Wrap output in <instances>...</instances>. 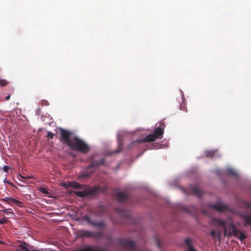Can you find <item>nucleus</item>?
<instances>
[{
    "label": "nucleus",
    "instance_id": "f257e3e1",
    "mask_svg": "<svg viewBox=\"0 0 251 251\" xmlns=\"http://www.w3.org/2000/svg\"><path fill=\"white\" fill-rule=\"evenodd\" d=\"M163 133L164 128L161 126H158L154 130L153 133L149 134L144 138L131 142L128 145V148L130 149L132 148V147L136 143L151 142L155 141L157 139H161L163 137Z\"/></svg>",
    "mask_w": 251,
    "mask_h": 251
},
{
    "label": "nucleus",
    "instance_id": "f03ea898",
    "mask_svg": "<svg viewBox=\"0 0 251 251\" xmlns=\"http://www.w3.org/2000/svg\"><path fill=\"white\" fill-rule=\"evenodd\" d=\"M69 147L73 151H79L82 153H87L90 150L88 144L77 137L72 138V141Z\"/></svg>",
    "mask_w": 251,
    "mask_h": 251
},
{
    "label": "nucleus",
    "instance_id": "7ed1b4c3",
    "mask_svg": "<svg viewBox=\"0 0 251 251\" xmlns=\"http://www.w3.org/2000/svg\"><path fill=\"white\" fill-rule=\"evenodd\" d=\"M105 159L104 158H101L98 161H93L91 164L87 167L86 173L82 175L83 177H89L95 171V169L100 165L104 164Z\"/></svg>",
    "mask_w": 251,
    "mask_h": 251
},
{
    "label": "nucleus",
    "instance_id": "20e7f679",
    "mask_svg": "<svg viewBox=\"0 0 251 251\" xmlns=\"http://www.w3.org/2000/svg\"><path fill=\"white\" fill-rule=\"evenodd\" d=\"M211 224L214 226H221L224 229V235L225 236L230 237L232 235L231 231L227 232L226 222L225 220L220 218H213L211 220Z\"/></svg>",
    "mask_w": 251,
    "mask_h": 251
},
{
    "label": "nucleus",
    "instance_id": "39448f33",
    "mask_svg": "<svg viewBox=\"0 0 251 251\" xmlns=\"http://www.w3.org/2000/svg\"><path fill=\"white\" fill-rule=\"evenodd\" d=\"M83 187H85V190L75 192V194L79 197L83 198L89 195H93L99 191L98 186H95L93 188H89L85 185L83 186Z\"/></svg>",
    "mask_w": 251,
    "mask_h": 251
},
{
    "label": "nucleus",
    "instance_id": "423d86ee",
    "mask_svg": "<svg viewBox=\"0 0 251 251\" xmlns=\"http://www.w3.org/2000/svg\"><path fill=\"white\" fill-rule=\"evenodd\" d=\"M60 134L61 136L60 138L61 142L69 147V145L72 141V139L70 138L71 132L64 129L61 128Z\"/></svg>",
    "mask_w": 251,
    "mask_h": 251
},
{
    "label": "nucleus",
    "instance_id": "0eeeda50",
    "mask_svg": "<svg viewBox=\"0 0 251 251\" xmlns=\"http://www.w3.org/2000/svg\"><path fill=\"white\" fill-rule=\"evenodd\" d=\"M0 201L10 205H12L13 204H15L20 207L21 206L22 204L21 201H19L13 198L12 197H6L4 198H1L0 199Z\"/></svg>",
    "mask_w": 251,
    "mask_h": 251
},
{
    "label": "nucleus",
    "instance_id": "6e6552de",
    "mask_svg": "<svg viewBox=\"0 0 251 251\" xmlns=\"http://www.w3.org/2000/svg\"><path fill=\"white\" fill-rule=\"evenodd\" d=\"M208 205L210 208H213L219 212H224L228 209L226 205L221 202H218L216 204L210 203Z\"/></svg>",
    "mask_w": 251,
    "mask_h": 251
},
{
    "label": "nucleus",
    "instance_id": "1a4fd4ad",
    "mask_svg": "<svg viewBox=\"0 0 251 251\" xmlns=\"http://www.w3.org/2000/svg\"><path fill=\"white\" fill-rule=\"evenodd\" d=\"M83 220L87 222L89 224L93 225L95 226L103 227L105 226V224L102 221H93L90 219V218L88 216H84L83 217Z\"/></svg>",
    "mask_w": 251,
    "mask_h": 251
},
{
    "label": "nucleus",
    "instance_id": "9d476101",
    "mask_svg": "<svg viewBox=\"0 0 251 251\" xmlns=\"http://www.w3.org/2000/svg\"><path fill=\"white\" fill-rule=\"evenodd\" d=\"M210 235L214 241H221L222 232L220 230L212 229L210 232Z\"/></svg>",
    "mask_w": 251,
    "mask_h": 251
},
{
    "label": "nucleus",
    "instance_id": "9b49d317",
    "mask_svg": "<svg viewBox=\"0 0 251 251\" xmlns=\"http://www.w3.org/2000/svg\"><path fill=\"white\" fill-rule=\"evenodd\" d=\"M102 235L101 232H99L97 233L92 232L88 230H85L83 231L81 234V236L82 237H100Z\"/></svg>",
    "mask_w": 251,
    "mask_h": 251
},
{
    "label": "nucleus",
    "instance_id": "f8f14e48",
    "mask_svg": "<svg viewBox=\"0 0 251 251\" xmlns=\"http://www.w3.org/2000/svg\"><path fill=\"white\" fill-rule=\"evenodd\" d=\"M189 191L191 194L197 197H201L202 194L201 190L197 186H191Z\"/></svg>",
    "mask_w": 251,
    "mask_h": 251
},
{
    "label": "nucleus",
    "instance_id": "ddd939ff",
    "mask_svg": "<svg viewBox=\"0 0 251 251\" xmlns=\"http://www.w3.org/2000/svg\"><path fill=\"white\" fill-rule=\"evenodd\" d=\"M228 227L230 231L232 232V235H233L235 237H237L240 233V231L236 228L235 226L232 223L230 222L228 224Z\"/></svg>",
    "mask_w": 251,
    "mask_h": 251
},
{
    "label": "nucleus",
    "instance_id": "4468645a",
    "mask_svg": "<svg viewBox=\"0 0 251 251\" xmlns=\"http://www.w3.org/2000/svg\"><path fill=\"white\" fill-rule=\"evenodd\" d=\"M246 205L247 207L251 208V203L246 202ZM244 220L247 225L251 226V214L245 215L244 216Z\"/></svg>",
    "mask_w": 251,
    "mask_h": 251
},
{
    "label": "nucleus",
    "instance_id": "2eb2a0df",
    "mask_svg": "<svg viewBox=\"0 0 251 251\" xmlns=\"http://www.w3.org/2000/svg\"><path fill=\"white\" fill-rule=\"evenodd\" d=\"M117 198L120 202L125 201L127 198V195L124 192H119L117 194Z\"/></svg>",
    "mask_w": 251,
    "mask_h": 251
},
{
    "label": "nucleus",
    "instance_id": "dca6fc26",
    "mask_svg": "<svg viewBox=\"0 0 251 251\" xmlns=\"http://www.w3.org/2000/svg\"><path fill=\"white\" fill-rule=\"evenodd\" d=\"M78 251H105L100 248H95L94 249L90 247H87L83 248Z\"/></svg>",
    "mask_w": 251,
    "mask_h": 251
},
{
    "label": "nucleus",
    "instance_id": "f3484780",
    "mask_svg": "<svg viewBox=\"0 0 251 251\" xmlns=\"http://www.w3.org/2000/svg\"><path fill=\"white\" fill-rule=\"evenodd\" d=\"M117 211L120 215L126 218H129L130 212L128 211L125 209H117Z\"/></svg>",
    "mask_w": 251,
    "mask_h": 251
},
{
    "label": "nucleus",
    "instance_id": "a211bd4d",
    "mask_svg": "<svg viewBox=\"0 0 251 251\" xmlns=\"http://www.w3.org/2000/svg\"><path fill=\"white\" fill-rule=\"evenodd\" d=\"M26 244L24 245H20L19 246V251H38L35 250H33L31 251H29L26 246Z\"/></svg>",
    "mask_w": 251,
    "mask_h": 251
},
{
    "label": "nucleus",
    "instance_id": "6ab92c4d",
    "mask_svg": "<svg viewBox=\"0 0 251 251\" xmlns=\"http://www.w3.org/2000/svg\"><path fill=\"white\" fill-rule=\"evenodd\" d=\"M70 186L75 189H80L82 187V185L79 184V183L76 182H72L70 183Z\"/></svg>",
    "mask_w": 251,
    "mask_h": 251
},
{
    "label": "nucleus",
    "instance_id": "aec40b11",
    "mask_svg": "<svg viewBox=\"0 0 251 251\" xmlns=\"http://www.w3.org/2000/svg\"><path fill=\"white\" fill-rule=\"evenodd\" d=\"M205 156L207 157H213L215 154V151H205Z\"/></svg>",
    "mask_w": 251,
    "mask_h": 251
},
{
    "label": "nucleus",
    "instance_id": "412c9836",
    "mask_svg": "<svg viewBox=\"0 0 251 251\" xmlns=\"http://www.w3.org/2000/svg\"><path fill=\"white\" fill-rule=\"evenodd\" d=\"M0 207L2 209L1 210V211L5 213L6 214H11L12 215H14V213L11 211H8L7 209H5L4 207L2 206L1 204H0Z\"/></svg>",
    "mask_w": 251,
    "mask_h": 251
},
{
    "label": "nucleus",
    "instance_id": "4be33fe9",
    "mask_svg": "<svg viewBox=\"0 0 251 251\" xmlns=\"http://www.w3.org/2000/svg\"><path fill=\"white\" fill-rule=\"evenodd\" d=\"M227 171H228V173L231 175L235 176H237L236 172L233 169L229 168L227 169Z\"/></svg>",
    "mask_w": 251,
    "mask_h": 251
},
{
    "label": "nucleus",
    "instance_id": "5701e85b",
    "mask_svg": "<svg viewBox=\"0 0 251 251\" xmlns=\"http://www.w3.org/2000/svg\"><path fill=\"white\" fill-rule=\"evenodd\" d=\"M239 235V237H238V238L241 241H243L246 238V236L243 232H240Z\"/></svg>",
    "mask_w": 251,
    "mask_h": 251
},
{
    "label": "nucleus",
    "instance_id": "b1692460",
    "mask_svg": "<svg viewBox=\"0 0 251 251\" xmlns=\"http://www.w3.org/2000/svg\"><path fill=\"white\" fill-rule=\"evenodd\" d=\"M8 83L7 81L5 79H0V85L1 86H6Z\"/></svg>",
    "mask_w": 251,
    "mask_h": 251
},
{
    "label": "nucleus",
    "instance_id": "393cba45",
    "mask_svg": "<svg viewBox=\"0 0 251 251\" xmlns=\"http://www.w3.org/2000/svg\"><path fill=\"white\" fill-rule=\"evenodd\" d=\"M185 243L189 248L190 246H192L191 244V241L189 239H186L185 240Z\"/></svg>",
    "mask_w": 251,
    "mask_h": 251
},
{
    "label": "nucleus",
    "instance_id": "a878e982",
    "mask_svg": "<svg viewBox=\"0 0 251 251\" xmlns=\"http://www.w3.org/2000/svg\"><path fill=\"white\" fill-rule=\"evenodd\" d=\"M40 191L43 194H48V192L47 190L44 187H41L40 188Z\"/></svg>",
    "mask_w": 251,
    "mask_h": 251
},
{
    "label": "nucleus",
    "instance_id": "bb28decb",
    "mask_svg": "<svg viewBox=\"0 0 251 251\" xmlns=\"http://www.w3.org/2000/svg\"><path fill=\"white\" fill-rule=\"evenodd\" d=\"M41 104L43 105L47 106L49 105V103L47 100H43L41 101Z\"/></svg>",
    "mask_w": 251,
    "mask_h": 251
},
{
    "label": "nucleus",
    "instance_id": "cd10ccee",
    "mask_svg": "<svg viewBox=\"0 0 251 251\" xmlns=\"http://www.w3.org/2000/svg\"><path fill=\"white\" fill-rule=\"evenodd\" d=\"M54 134L52 133L51 132L49 131L48 132V135H47V137L49 138H50V139H53V136H54Z\"/></svg>",
    "mask_w": 251,
    "mask_h": 251
},
{
    "label": "nucleus",
    "instance_id": "c85d7f7f",
    "mask_svg": "<svg viewBox=\"0 0 251 251\" xmlns=\"http://www.w3.org/2000/svg\"><path fill=\"white\" fill-rule=\"evenodd\" d=\"M7 220H6L5 218H3L1 219H0V224H5L7 223Z\"/></svg>",
    "mask_w": 251,
    "mask_h": 251
},
{
    "label": "nucleus",
    "instance_id": "c756f323",
    "mask_svg": "<svg viewBox=\"0 0 251 251\" xmlns=\"http://www.w3.org/2000/svg\"><path fill=\"white\" fill-rule=\"evenodd\" d=\"M122 146L121 145V144L119 145V149L117 150H115L112 153H118V152H119L120 151H121L122 150Z\"/></svg>",
    "mask_w": 251,
    "mask_h": 251
},
{
    "label": "nucleus",
    "instance_id": "7c9ffc66",
    "mask_svg": "<svg viewBox=\"0 0 251 251\" xmlns=\"http://www.w3.org/2000/svg\"><path fill=\"white\" fill-rule=\"evenodd\" d=\"M10 168L7 166H4L3 167V171L5 172V173H7L9 170Z\"/></svg>",
    "mask_w": 251,
    "mask_h": 251
},
{
    "label": "nucleus",
    "instance_id": "2f4dec72",
    "mask_svg": "<svg viewBox=\"0 0 251 251\" xmlns=\"http://www.w3.org/2000/svg\"><path fill=\"white\" fill-rule=\"evenodd\" d=\"M187 251H197L193 247L190 246Z\"/></svg>",
    "mask_w": 251,
    "mask_h": 251
},
{
    "label": "nucleus",
    "instance_id": "473e14b6",
    "mask_svg": "<svg viewBox=\"0 0 251 251\" xmlns=\"http://www.w3.org/2000/svg\"><path fill=\"white\" fill-rule=\"evenodd\" d=\"M180 107V109L181 110L185 111V104H181Z\"/></svg>",
    "mask_w": 251,
    "mask_h": 251
},
{
    "label": "nucleus",
    "instance_id": "72a5a7b5",
    "mask_svg": "<svg viewBox=\"0 0 251 251\" xmlns=\"http://www.w3.org/2000/svg\"><path fill=\"white\" fill-rule=\"evenodd\" d=\"M10 96H11L10 94H9V95H8V96L5 98V100H9V99H10Z\"/></svg>",
    "mask_w": 251,
    "mask_h": 251
},
{
    "label": "nucleus",
    "instance_id": "f704fd0d",
    "mask_svg": "<svg viewBox=\"0 0 251 251\" xmlns=\"http://www.w3.org/2000/svg\"><path fill=\"white\" fill-rule=\"evenodd\" d=\"M157 246H158L159 248H160V244L159 243V241H157Z\"/></svg>",
    "mask_w": 251,
    "mask_h": 251
},
{
    "label": "nucleus",
    "instance_id": "c9c22d12",
    "mask_svg": "<svg viewBox=\"0 0 251 251\" xmlns=\"http://www.w3.org/2000/svg\"><path fill=\"white\" fill-rule=\"evenodd\" d=\"M20 176L21 178H25V177H24L23 176H21V175H20Z\"/></svg>",
    "mask_w": 251,
    "mask_h": 251
}]
</instances>
